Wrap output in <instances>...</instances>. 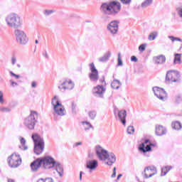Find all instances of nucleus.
I'll use <instances>...</instances> for the list:
<instances>
[{"instance_id":"obj_34","label":"nucleus","mask_w":182,"mask_h":182,"mask_svg":"<svg viewBox=\"0 0 182 182\" xmlns=\"http://www.w3.org/2000/svg\"><path fill=\"white\" fill-rule=\"evenodd\" d=\"M168 38L171 41V42H176V41L182 42V40L180 38L174 37L173 36H169Z\"/></svg>"},{"instance_id":"obj_46","label":"nucleus","mask_w":182,"mask_h":182,"mask_svg":"<svg viewBox=\"0 0 182 182\" xmlns=\"http://www.w3.org/2000/svg\"><path fill=\"white\" fill-rule=\"evenodd\" d=\"M45 15L48 16V15H50V14H53V11L52 10H46L44 11Z\"/></svg>"},{"instance_id":"obj_10","label":"nucleus","mask_w":182,"mask_h":182,"mask_svg":"<svg viewBox=\"0 0 182 182\" xmlns=\"http://www.w3.org/2000/svg\"><path fill=\"white\" fill-rule=\"evenodd\" d=\"M16 39L20 45H26L29 38L26 36V34L23 31L19 29H16L14 31Z\"/></svg>"},{"instance_id":"obj_33","label":"nucleus","mask_w":182,"mask_h":182,"mask_svg":"<svg viewBox=\"0 0 182 182\" xmlns=\"http://www.w3.org/2000/svg\"><path fill=\"white\" fill-rule=\"evenodd\" d=\"M12 109L11 107H0V112L1 113H9Z\"/></svg>"},{"instance_id":"obj_5","label":"nucleus","mask_w":182,"mask_h":182,"mask_svg":"<svg viewBox=\"0 0 182 182\" xmlns=\"http://www.w3.org/2000/svg\"><path fill=\"white\" fill-rule=\"evenodd\" d=\"M38 112L31 111L30 115L24 119V124L29 130L35 129V124L38 122Z\"/></svg>"},{"instance_id":"obj_27","label":"nucleus","mask_w":182,"mask_h":182,"mask_svg":"<svg viewBox=\"0 0 182 182\" xmlns=\"http://www.w3.org/2000/svg\"><path fill=\"white\" fill-rule=\"evenodd\" d=\"M174 56L173 65H181V54L176 53Z\"/></svg>"},{"instance_id":"obj_61","label":"nucleus","mask_w":182,"mask_h":182,"mask_svg":"<svg viewBox=\"0 0 182 182\" xmlns=\"http://www.w3.org/2000/svg\"><path fill=\"white\" fill-rule=\"evenodd\" d=\"M146 174L151 173V171H146Z\"/></svg>"},{"instance_id":"obj_3","label":"nucleus","mask_w":182,"mask_h":182,"mask_svg":"<svg viewBox=\"0 0 182 182\" xmlns=\"http://www.w3.org/2000/svg\"><path fill=\"white\" fill-rule=\"evenodd\" d=\"M31 139L34 141V153L38 155L43 153V149H45V141H43V138L38 134H33Z\"/></svg>"},{"instance_id":"obj_36","label":"nucleus","mask_w":182,"mask_h":182,"mask_svg":"<svg viewBox=\"0 0 182 182\" xmlns=\"http://www.w3.org/2000/svg\"><path fill=\"white\" fill-rule=\"evenodd\" d=\"M37 182H53V179L52 178H46V179L40 178Z\"/></svg>"},{"instance_id":"obj_40","label":"nucleus","mask_w":182,"mask_h":182,"mask_svg":"<svg viewBox=\"0 0 182 182\" xmlns=\"http://www.w3.org/2000/svg\"><path fill=\"white\" fill-rule=\"evenodd\" d=\"M122 4L124 5H130L132 4V0H120Z\"/></svg>"},{"instance_id":"obj_59","label":"nucleus","mask_w":182,"mask_h":182,"mask_svg":"<svg viewBox=\"0 0 182 182\" xmlns=\"http://www.w3.org/2000/svg\"><path fill=\"white\" fill-rule=\"evenodd\" d=\"M36 44L39 43V41L38 40H36Z\"/></svg>"},{"instance_id":"obj_42","label":"nucleus","mask_w":182,"mask_h":182,"mask_svg":"<svg viewBox=\"0 0 182 182\" xmlns=\"http://www.w3.org/2000/svg\"><path fill=\"white\" fill-rule=\"evenodd\" d=\"M0 103L4 105V92L2 91H0Z\"/></svg>"},{"instance_id":"obj_30","label":"nucleus","mask_w":182,"mask_h":182,"mask_svg":"<svg viewBox=\"0 0 182 182\" xmlns=\"http://www.w3.org/2000/svg\"><path fill=\"white\" fill-rule=\"evenodd\" d=\"M158 35L159 33L157 31H154L151 33L148 37L149 41H154V39L157 38Z\"/></svg>"},{"instance_id":"obj_8","label":"nucleus","mask_w":182,"mask_h":182,"mask_svg":"<svg viewBox=\"0 0 182 182\" xmlns=\"http://www.w3.org/2000/svg\"><path fill=\"white\" fill-rule=\"evenodd\" d=\"M7 161L9 167L11 168H16V167H19V166H21L22 164V159H21V156L16 154H12L8 157Z\"/></svg>"},{"instance_id":"obj_1","label":"nucleus","mask_w":182,"mask_h":182,"mask_svg":"<svg viewBox=\"0 0 182 182\" xmlns=\"http://www.w3.org/2000/svg\"><path fill=\"white\" fill-rule=\"evenodd\" d=\"M122 9V4L118 1H112L108 3H103L101 6V11L103 13L104 21H109L110 17L107 15H117Z\"/></svg>"},{"instance_id":"obj_48","label":"nucleus","mask_w":182,"mask_h":182,"mask_svg":"<svg viewBox=\"0 0 182 182\" xmlns=\"http://www.w3.org/2000/svg\"><path fill=\"white\" fill-rule=\"evenodd\" d=\"M111 177H112V178H114V177H116V167H114L113 173H112Z\"/></svg>"},{"instance_id":"obj_49","label":"nucleus","mask_w":182,"mask_h":182,"mask_svg":"<svg viewBox=\"0 0 182 182\" xmlns=\"http://www.w3.org/2000/svg\"><path fill=\"white\" fill-rule=\"evenodd\" d=\"M72 110L73 112H75L76 111V105H75V102H72Z\"/></svg>"},{"instance_id":"obj_44","label":"nucleus","mask_w":182,"mask_h":182,"mask_svg":"<svg viewBox=\"0 0 182 182\" xmlns=\"http://www.w3.org/2000/svg\"><path fill=\"white\" fill-rule=\"evenodd\" d=\"M16 63V57L15 55H13L11 57V65L14 66Z\"/></svg>"},{"instance_id":"obj_37","label":"nucleus","mask_w":182,"mask_h":182,"mask_svg":"<svg viewBox=\"0 0 182 182\" xmlns=\"http://www.w3.org/2000/svg\"><path fill=\"white\" fill-rule=\"evenodd\" d=\"M147 46V44L143 43L139 46V52H144L146 50V47Z\"/></svg>"},{"instance_id":"obj_11","label":"nucleus","mask_w":182,"mask_h":182,"mask_svg":"<svg viewBox=\"0 0 182 182\" xmlns=\"http://www.w3.org/2000/svg\"><path fill=\"white\" fill-rule=\"evenodd\" d=\"M152 90L155 96L159 99V100H161L162 102L167 100V92L166 90H164V89L159 87H154Z\"/></svg>"},{"instance_id":"obj_39","label":"nucleus","mask_w":182,"mask_h":182,"mask_svg":"<svg viewBox=\"0 0 182 182\" xmlns=\"http://www.w3.org/2000/svg\"><path fill=\"white\" fill-rule=\"evenodd\" d=\"M89 117L94 120L95 117H96V111H91L89 112Z\"/></svg>"},{"instance_id":"obj_28","label":"nucleus","mask_w":182,"mask_h":182,"mask_svg":"<svg viewBox=\"0 0 182 182\" xmlns=\"http://www.w3.org/2000/svg\"><path fill=\"white\" fill-rule=\"evenodd\" d=\"M81 123L85 132H87V130H90V129H93V126L89 122H82Z\"/></svg>"},{"instance_id":"obj_57","label":"nucleus","mask_w":182,"mask_h":182,"mask_svg":"<svg viewBox=\"0 0 182 182\" xmlns=\"http://www.w3.org/2000/svg\"><path fill=\"white\" fill-rule=\"evenodd\" d=\"M88 157H89L90 159H92V157H93V154H88Z\"/></svg>"},{"instance_id":"obj_18","label":"nucleus","mask_w":182,"mask_h":182,"mask_svg":"<svg viewBox=\"0 0 182 182\" xmlns=\"http://www.w3.org/2000/svg\"><path fill=\"white\" fill-rule=\"evenodd\" d=\"M99 166V162L96 159L87 161L86 162V168L89 170H96Z\"/></svg>"},{"instance_id":"obj_26","label":"nucleus","mask_w":182,"mask_h":182,"mask_svg":"<svg viewBox=\"0 0 182 182\" xmlns=\"http://www.w3.org/2000/svg\"><path fill=\"white\" fill-rule=\"evenodd\" d=\"M20 143L21 145L19 146V148L21 150H28V146H26V140L25 139V138L20 136Z\"/></svg>"},{"instance_id":"obj_13","label":"nucleus","mask_w":182,"mask_h":182,"mask_svg":"<svg viewBox=\"0 0 182 182\" xmlns=\"http://www.w3.org/2000/svg\"><path fill=\"white\" fill-rule=\"evenodd\" d=\"M75 87V83L72 80H65L58 86V89L60 92H65V90H72Z\"/></svg>"},{"instance_id":"obj_47","label":"nucleus","mask_w":182,"mask_h":182,"mask_svg":"<svg viewBox=\"0 0 182 182\" xmlns=\"http://www.w3.org/2000/svg\"><path fill=\"white\" fill-rule=\"evenodd\" d=\"M43 56H44V58L46 59H49V55H48V52H46V50H45L43 53Z\"/></svg>"},{"instance_id":"obj_56","label":"nucleus","mask_w":182,"mask_h":182,"mask_svg":"<svg viewBox=\"0 0 182 182\" xmlns=\"http://www.w3.org/2000/svg\"><path fill=\"white\" fill-rule=\"evenodd\" d=\"M8 182H15V180L12 179V178H9Z\"/></svg>"},{"instance_id":"obj_2","label":"nucleus","mask_w":182,"mask_h":182,"mask_svg":"<svg viewBox=\"0 0 182 182\" xmlns=\"http://www.w3.org/2000/svg\"><path fill=\"white\" fill-rule=\"evenodd\" d=\"M95 153L100 161H104L106 166H112L116 163L117 157L113 152H109L97 145L95 146Z\"/></svg>"},{"instance_id":"obj_7","label":"nucleus","mask_w":182,"mask_h":182,"mask_svg":"<svg viewBox=\"0 0 182 182\" xmlns=\"http://www.w3.org/2000/svg\"><path fill=\"white\" fill-rule=\"evenodd\" d=\"M51 105L53 106V110L56 114L58 116H65V108L63 107V105H62V103L59 102V100H58L57 96H54V97L52 99Z\"/></svg>"},{"instance_id":"obj_50","label":"nucleus","mask_w":182,"mask_h":182,"mask_svg":"<svg viewBox=\"0 0 182 182\" xmlns=\"http://www.w3.org/2000/svg\"><path fill=\"white\" fill-rule=\"evenodd\" d=\"M131 60H132V62H137V57L132 55L131 57Z\"/></svg>"},{"instance_id":"obj_60","label":"nucleus","mask_w":182,"mask_h":182,"mask_svg":"<svg viewBox=\"0 0 182 182\" xmlns=\"http://www.w3.org/2000/svg\"><path fill=\"white\" fill-rule=\"evenodd\" d=\"M149 145H150L151 147V146H154V144H149Z\"/></svg>"},{"instance_id":"obj_52","label":"nucleus","mask_w":182,"mask_h":182,"mask_svg":"<svg viewBox=\"0 0 182 182\" xmlns=\"http://www.w3.org/2000/svg\"><path fill=\"white\" fill-rule=\"evenodd\" d=\"M100 81L101 82V83H105V85H106V82L105 81V77H103L102 79L100 80Z\"/></svg>"},{"instance_id":"obj_29","label":"nucleus","mask_w":182,"mask_h":182,"mask_svg":"<svg viewBox=\"0 0 182 182\" xmlns=\"http://www.w3.org/2000/svg\"><path fill=\"white\" fill-rule=\"evenodd\" d=\"M172 129H174V130H181V123L178 121L172 122Z\"/></svg>"},{"instance_id":"obj_24","label":"nucleus","mask_w":182,"mask_h":182,"mask_svg":"<svg viewBox=\"0 0 182 182\" xmlns=\"http://www.w3.org/2000/svg\"><path fill=\"white\" fill-rule=\"evenodd\" d=\"M120 86H122V82L117 79L113 80V81L111 83V87H112L114 90L119 89Z\"/></svg>"},{"instance_id":"obj_19","label":"nucleus","mask_w":182,"mask_h":182,"mask_svg":"<svg viewBox=\"0 0 182 182\" xmlns=\"http://www.w3.org/2000/svg\"><path fill=\"white\" fill-rule=\"evenodd\" d=\"M30 166L32 171H38L42 166V161H41V159H37Z\"/></svg>"},{"instance_id":"obj_9","label":"nucleus","mask_w":182,"mask_h":182,"mask_svg":"<svg viewBox=\"0 0 182 182\" xmlns=\"http://www.w3.org/2000/svg\"><path fill=\"white\" fill-rule=\"evenodd\" d=\"M40 160L41 161V164L43 168H46L47 170H49L50 168H53V167H55V165L56 164V161H55V159L50 156L40 158Z\"/></svg>"},{"instance_id":"obj_35","label":"nucleus","mask_w":182,"mask_h":182,"mask_svg":"<svg viewBox=\"0 0 182 182\" xmlns=\"http://www.w3.org/2000/svg\"><path fill=\"white\" fill-rule=\"evenodd\" d=\"M175 102L177 105H179V103H181L182 102V97L181 95H177L175 97Z\"/></svg>"},{"instance_id":"obj_21","label":"nucleus","mask_w":182,"mask_h":182,"mask_svg":"<svg viewBox=\"0 0 182 182\" xmlns=\"http://www.w3.org/2000/svg\"><path fill=\"white\" fill-rule=\"evenodd\" d=\"M126 116H127L126 110H121L118 112V117L124 126H126Z\"/></svg>"},{"instance_id":"obj_43","label":"nucleus","mask_w":182,"mask_h":182,"mask_svg":"<svg viewBox=\"0 0 182 182\" xmlns=\"http://www.w3.org/2000/svg\"><path fill=\"white\" fill-rule=\"evenodd\" d=\"M10 75L15 77L16 79H19L21 77V75L15 74L14 72L10 71Z\"/></svg>"},{"instance_id":"obj_15","label":"nucleus","mask_w":182,"mask_h":182,"mask_svg":"<svg viewBox=\"0 0 182 182\" xmlns=\"http://www.w3.org/2000/svg\"><path fill=\"white\" fill-rule=\"evenodd\" d=\"M105 93H106V88L103 85H97L92 90V94L96 97H103Z\"/></svg>"},{"instance_id":"obj_32","label":"nucleus","mask_w":182,"mask_h":182,"mask_svg":"<svg viewBox=\"0 0 182 182\" xmlns=\"http://www.w3.org/2000/svg\"><path fill=\"white\" fill-rule=\"evenodd\" d=\"M170 170H171V166H165L162 168L161 176H166V174H167Z\"/></svg>"},{"instance_id":"obj_23","label":"nucleus","mask_w":182,"mask_h":182,"mask_svg":"<svg viewBox=\"0 0 182 182\" xmlns=\"http://www.w3.org/2000/svg\"><path fill=\"white\" fill-rule=\"evenodd\" d=\"M54 167H55V170L60 177H63V166L59 162H55Z\"/></svg>"},{"instance_id":"obj_31","label":"nucleus","mask_w":182,"mask_h":182,"mask_svg":"<svg viewBox=\"0 0 182 182\" xmlns=\"http://www.w3.org/2000/svg\"><path fill=\"white\" fill-rule=\"evenodd\" d=\"M153 4V0H145L141 5V8H147Z\"/></svg>"},{"instance_id":"obj_6","label":"nucleus","mask_w":182,"mask_h":182,"mask_svg":"<svg viewBox=\"0 0 182 182\" xmlns=\"http://www.w3.org/2000/svg\"><path fill=\"white\" fill-rule=\"evenodd\" d=\"M181 77V75H180V72L171 70L167 71L165 81L168 83H178Z\"/></svg>"},{"instance_id":"obj_4","label":"nucleus","mask_w":182,"mask_h":182,"mask_svg":"<svg viewBox=\"0 0 182 182\" xmlns=\"http://www.w3.org/2000/svg\"><path fill=\"white\" fill-rule=\"evenodd\" d=\"M6 22L7 26H9L10 28H20V26L22 25V21H21V17H19V16H18V14H9L6 18Z\"/></svg>"},{"instance_id":"obj_20","label":"nucleus","mask_w":182,"mask_h":182,"mask_svg":"<svg viewBox=\"0 0 182 182\" xmlns=\"http://www.w3.org/2000/svg\"><path fill=\"white\" fill-rule=\"evenodd\" d=\"M153 60L156 65H163L164 63H166V55H157L156 57H154Z\"/></svg>"},{"instance_id":"obj_16","label":"nucleus","mask_w":182,"mask_h":182,"mask_svg":"<svg viewBox=\"0 0 182 182\" xmlns=\"http://www.w3.org/2000/svg\"><path fill=\"white\" fill-rule=\"evenodd\" d=\"M119 21H112L107 26V31L112 33V35H116L119 31Z\"/></svg>"},{"instance_id":"obj_14","label":"nucleus","mask_w":182,"mask_h":182,"mask_svg":"<svg viewBox=\"0 0 182 182\" xmlns=\"http://www.w3.org/2000/svg\"><path fill=\"white\" fill-rule=\"evenodd\" d=\"M144 178H150V177H153L155 174H157V168L156 166H148L146 167L143 172Z\"/></svg>"},{"instance_id":"obj_38","label":"nucleus","mask_w":182,"mask_h":182,"mask_svg":"<svg viewBox=\"0 0 182 182\" xmlns=\"http://www.w3.org/2000/svg\"><path fill=\"white\" fill-rule=\"evenodd\" d=\"M128 134H133L134 133V127L133 126H129L127 128Z\"/></svg>"},{"instance_id":"obj_53","label":"nucleus","mask_w":182,"mask_h":182,"mask_svg":"<svg viewBox=\"0 0 182 182\" xmlns=\"http://www.w3.org/2000/svg\"><path fill=\"white\" fill-rule=\"evenodd\" d=\"M75 146L77 147V146H82V142H77L75 144Z\"/></svg>"},{"instance_id":"obj_41","label":"nucleus","mask_w":182,"mask_h":182,"mask_svg":"<svg viewBox=\"0 0 182 182\" xmlns=\"http://www.w3.org/2000/svg\"><path fill=\"white\" fill-rule=\"evenodd\" d=\"M120 53L118 54V66H123V61H122V58L120 57Z\"/></svg>"},{"instance_id":"obj_51","label":"nucleus","mask_w":182,"mask_h":182,"mask_svg":"<svg viewBox=\"0 0 182 182\" xmlns=\"http://www.w3.org/2000/svg\"><path fill=\"white\" fill-rule=\"evenodd\" d=\"M31 87H36V82L33 81L32 83H31Z\"/></svg>"},{"instance_id":"obj_45","label":"nucleus","mask_w":182,"mask_h":182,"mask_svg":"<svg viewBox=\"0 0 182 182\" xmlns=\"http://www.w3.org/2000/svg\"><path fill=\"white\" fill-rule=\"evenodd\" d=\"M9 82H10L11 86H12V87H15V86H18V82H14L12 80H10Z\"/></svg>"},{"instance_id":"obj_12","label":"nucleus","mask_w":182,"mask_h":182,"mask_svg":"<svg viewBox=\"0 0 182 182\" xmlns=\"http://www.w3.org/2000/svg\"><path fill=\"white\" fill-rule=\"evenodd\" d=\"M90 68L91 70V73L89 75L90 80L91 82H97L99 80V71L96 69L95 63H91L90 64Z\"/></svg>"},{"instance_id":"obj_17","label":"nucleus","mask_w":182,"mask_h":182,"mask_svg":"<svg viewBox=\"0 0 182 182\" xmlns=\"http://www.w3.org/2000/svg\"><path fill=\"white\" fill-rule=\"evenodd\" d=\"M147 143H150L149 139H146L144 142H142L141 144L139 146V149L140 151H142V153H147V151H151V146L150 144H147Z\"/></svg>"},{"instance_id":"obj_25","label":"nucleus","mask_w":182,"mask_h":182,"mask_svg":"<svg viewBox=\"0 0 182 182\" xmlns=\"http://www.w3.org/2000/svg\"><path fill=\"white\" fill-rule=\"evenodd\" d=\"M112 56V53L110 51L107 52L102 57L99 58V62H107Z\"/></svg>"},{"instance_id":"obj_58","label":"nucleus","mask_w":182,"mask_h":182,"mask_svg":"<svg viewBox=\"0 0 182 182\" xmlns=\"http://www.w3.org/2000/svg\"><path fill=\"white\" fill-rule=\"evenodd\" d=\"M16 66L18 69H21V64H16Z\"/></svg>"},{"instance_id":"obj_22","label":"nucleus","mask_w":182,"mask_h":182,"mask_svg":"<svg viewBox=\"0 0 182 182\" xmlns=\"http://www.w3.org/2000/svg\"><path fill=\"white\" fill-rule=\"evenodd\" d=\"M155 133L156 136H164V134H166V133H167V130L163 126L159 125L158 127H156Z\"/></svg>"},{"instance_id":"obj_54","label":"nucleus","mask_w":182,"mask_h":182,"mask_svg":"<svg viewBox=\"0 0 182 182\" xmlns=\"http://www.w3.org/2000/svg\"><path fill=\"white\" fill-rule=\"evenodd\" d=\"M83 174V171L80 172V181H82V176Z\"/></svg>"},{"instance_id":"obj_55","label":"nucleus","mask_w":182,"mask_h":182,"mask_svg":"<svg viewBox=\"0 0 182 182\" xmlns=\"http://www.w3.org/2000/svg\"><path fill=\"white\" fill-rule=\"evenodd\" d=\"M122 174L120 173L119 175H118L117 178V180H120V177H122Z\"/></svg>"}]
</instances>
